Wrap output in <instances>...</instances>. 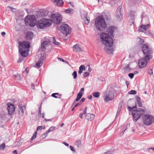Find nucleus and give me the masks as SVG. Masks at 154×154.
Segmentation results:
<instances>
[{
    "instance_id": "nucleus-4",
    "label": "nucleus",
    "mask_w": 154,
    "mask_h": 154,
    "mask_svg": "<svg viewBox=\"0 0 154 154\" xmlns=\"http://www.w3.org/2000/svg\"><path fill=\"white\" fill-rule=\"evenodd\" d=\"M100 36L101 41L103 45L108 47L113 45V40L111 36L105 33H101Z\"/></svg>"
},
{
    "instance_id": "nucleus-1",
    "label": "nucleus",
    "mask_w": 154,
    "mask_h": 154,
    "mask_svg": "<svg viewBox=\"0 0 154 154\" xmlns=\"http://www.w3.org/2000/svg\"><path fill=\"white\" fill-rule=\"evenodd\" d=\"M19 44V52L22 56L26 57L30 47L29 43L27 42H20Z\"/></svg>"
},
{
    "instance_id": "nucleus-51",
    "label": "nucleus",
    "mask_w": 154,
    "mask_h": 154,
    "mask_svg": "<svg viewBox=\"0 0 154 154\" xmlns=\"http://www.w3.org/2000/svg\"><path fill=\"white\" fill-rule=\"evenodd\" d=\"M136 99L137 100V102L140 101V98L139 97H137Z\"/></svg>"
},
{
    "instance_id": "nucleus-54",
    "label": "nucleus",
    "mask_w": 154,
    "mask_h": 154,
    "mask_svg": "<svg viewBox=\"0 0 154 154\" xmlns=\"http://www.w3.org/2000/svg\"><path fill=\"white\" fill-rule=\"evenodd\" d=\"M81 103L80 102L78 103H77L76 104V105L74 106V107H75L77 106H80L81 104Z\"/></svg>"
},
{
    "instance_id": "nucleus-59",
    "label": "nucleus",
    "mask_w": 154,
    "mask_h": 154,
    "mask_svg": "<svg viewBox=\"0 0 154 154\" xmlns=\"http://www.w3.org/2000/svg\"><path fill=\"white\" fill-rule=\"evenodd\" d=\"M85 20H89V22H90V18L88 17H85Z\"/></svg>"
},
{
    "instance_id": "nucleus-30",
    "label": "nucleus",
    "mask_w": 154,
    "mask_h": 154,
    "mask_svg": "<svg viewBox=\"0 0 154 154\" xmlns=\"http://www.w3.org/2000/svg\"><path fill=\"white\" fill-rule=\"evenodd\" d=\"M55 129V127L54 126L51 127L47 131V133H49L50 132L52 131Z\"/></svg>"
},
{
    "instance_id": "nucleus-57",
    "label": "nucleus",
    "mask_w": 154,
    "mask_h": 154,
    "mask_svg": "<svg viewBox=\"0 0 154 154\" xmlns=\"http://www.w3.org/2000/svg\"><path fill=\"white\" fill-rule=\"evenodd\" d=\"M85 98H82L80 102L81 103L82 102H83L85 101Z\"/></svg>"
},
{
    "instance_id": "nucleus-23",
    "label": "nucleus",
    "mask_w": 154,
    "mask_h": 154,
    "mask_svg": "<svg viewBox=\"0 0 154 154\" xmlns=\"http://www.w3.org/2000/svg\"><path fill=\"white\" fill-rule=\"evenodd\" d=\"M104 50L107 53L109 54H112L113 51V49L110 48L106 47L105 48Z\"/></svg>"
},
{
    "instance_id": "nucleus-42",
    "label": "nucleus",
    "mask_w": 154,
    "mask_h": 154,
    "mask_svg": "<svg viewBox=\"0 0 154 154\" xmlns=\"http://www.w3.org/2000/svg\"><path fill=\"white\" fill-rule=\"evenodd\" d=\"M89 75V73L88 72H85L83 74L84 77H86Z\"/></svg>"
},
{
    "instance_id": "nucleus-18",
    "label": "nucleus",
    "mask_w": 154,
    "mask_h": 154,
    "mask_svg": "<svg viewBox=\"0 0 154 154\" xmlns=\"http://www.w3.org/2000/svg\"><path fill=\"white\" fill-rule=\"evenodd\" d=\"M74 51L77 52H80L82 51V49L78 44H76L73 47Z\"/></svg>"
},
{
    "instance_id": "nucleus-44",
    "label": "nucleus",
    "mask_w": 154,
    "mask_h": 154,
    "mask_svg": "<svg viewBox=\"0 0 154 154\" xmlns=\"http://www.w3.org/2000/svg\"><path fill=\"white\" fill-rule=\"evenodd\" d=\"M128 75L131 79H132L133 78L134 74L132 73H130L128 74Z\"/></svg>"
},
{
    "instance_id": "nucleus-26",
    "label": "nucleus",
    "mask_w": 154,
    "mask_h": 154,
    "mask_svg": "<svg viewBox=\"0 0 154 154\" xmlns=\"http://www.w3.org/2000/svg\"><path fill=\"white\" fill-rule=\"evenodd\" d=\"M85 66L83 65H81L79 67V73L81 74L83 70H85Z\"/></svg>"
},
{
    "instance_id": "nucleus-10",
    "label": "nucleus",
    "mask_w": 154,
    "mask_h": 154,
    "mask_svg": "<svg viewBox=\"0 0 154 154\" xmlns=\"http://www.w3.org/2000/svg\"><path fill=\"white\" fill-rule=\"evenodd\" d=\"M143 122L144 124L149 125L154 122V118L149 115H143L142 116Z\"/></svg>"
},
{
    "instance_id": "nucleus-24",
    "label": "nucleus",
    "mask_w": 154,
    "mask_h": 154,
    "mask_svg": "<svg viewBox=\"0 0 154 154\" xmlns=\"http://www.w3.org/2000/svg\"><path fill=\"white\" fill-rule=\"evenodd\" d=\"M43 64V60H40L36 63V66L37 68H39Z\"/></svg>"
},
{
    "instance_id": "nucleus-64",
    "label": "nucleus",
    "mask_w": 154,
    "mask_h": 154,
    "mask_svg": "<svg viewBox=\"0 0 154 154\" xmlns=\"http://www.w3.org/2000/svg\"><path fill=\"white\" fill-rule=\"evenodd\" d=\"M104 154H111V153L110 152H108L106 153H105Z\"/></svg>"
},
{
    "instance_id": "nucleus-22",
    "label": "nucleus",
    "mask_w": 154,
    "mask_h": 154,
    "mask_svg": "<svg viewBox=\"0 0 154 154\" xmlns=\"http://www.w3.org/2000/svg\"><path fill=\"white\" fill-rule=\"evenodd\" d=\"M33 33L31 32H27L26 35V38L27 40H31L33 36Z\"/></svg>"
},
{
    "instance_id": "nucleus-15",
    "label": "nucleus",
    "mask_w": 154,
    "mask_h": 154,
    "mask_svg": "<svg viewBox=\"0 0 154 154\" xmlns=\"http://www.w3.org/2000/svg\"><path fill=\"white\" fill-rule=\"evenodd\" d=\"M26 109V106H25L19 105L18 110L19 114L20 116H22L23 115L24 111Z\"/></svg>"
},
{
    "instance_id": "nucleus-40",
    "label": "nucleus",
    "mask_w": 154,
    "mask_h": 154,
    "mask_svg": "<svg viewBox=\"0 0 154 154\" xmlns=\"http://www.w3.org/2000/svg\"><path fill=\"white\" fill-rule=\"evenodd\" d=\"M48 133H47V131L46 133L43 134L42 135V137L43 138H44L46 137L47 136Z\"/></svg>"
},
{
    "instance_id": "nucleus-32",
    "label": "nucleus",
    "mask_w": 154,
    "mask_h": 154,
    "mask_svg": "<svg viewBox=\"0 0 154 154\" xmlns=\"http://www.w3.org/2000/svg\"><path fill=\"white\" fill-rule=\"evenodd\" d=\"M82 95L81 94H78L77 95L76 98L75 100V101H79L80 99L82 97Z\"/></svg>"
},
{
    "instance_id": "nucleus-43",
    "label": "nucleus",
    "mask_w": 154,
    "mask_h": 154,
    "mask_svg": "<svg viewBox=\"0 0 154 154\" xmlns=\"http://www.w3.org/2000/svg\"><path fill=\"white\" fill-rule=\"evenodd\" d=\"M55 95H59V93H54V94H52V96L54 97H55V98H57V96H56Z\"/></svg>"
},
{
    "instance_id": "nucleus-55",
    "label": "nucleus",
    "mask_w": 154,
    "mask_h": 154,
    "mask_svg": "<svg viewBox=\"0 0 154 154\" xmlns=\"http://www.w3.org/2000/svg\"><path fill=\"white\" fill-rule=\"evenodd\" d=\"M148 74H149L150 75H152L153 74V72L152 69L149 70L148 72Z\"/></svg>"
},
{
    "instance_id": "nucleus-38",
    "label": "nucleus",
    "mask_w": 154,
    "mask_h": 154,
    "mask_svg": "<svg viewBox=\"0 0 154 154\" xmlns=\"http://www.w3.org/2000/svg\"><path fill=\"white\" fill-rule=\"evenodd\" d=\"M15 79L17 80H19L20 79V76L19 74H17L15 75Z\"/></svg>"
},
{
    "instance_id": "nucleus-11",
    "label": "nucleus",
    "mask_w": 154,
    "mask_h": 154,
    "mask_svg": "<svg viewBox=\"0 0 154 154\" xmlns=\"http://www.w3.org/2000/svg\"><path fill=\"white\" fill-rule=\"evenodd\" d=\"M152 58H149V57H144L141 59L138 62V65L139 68H143L146 66L149 60L150 59Z\"/></svg>"
},
{
    "instance_id": "nucleus-47",
    "label": "nucleus",
    "mask_w": 154,
    "mask_h": 154,
    "mask_svg": "<svg viewBox=\"0 0 154 154\" xmlns=\"http://www.w3.org/2000/svg\"><path fill=\"white\" fill-rule=\"evenodd\" d=\"M87 109V106L85 107L84 110L83 111L84 114L85 115L86 113Z\"/></svg>"
},
{
    "instance_id": "nucleus-33",
    "label": "nucleus",
    "mask_w": 154,
    "mask_h": 154,
    "mask_svg": "<svg viewBox=\"0 0 154 154\" xmlns=\"http://www.w3.org/2000/svg\"><path fill=\"white\" fill-rule=\"evenodd\" d=\"M5 147V145L4 143L2 144L1 145H0V150L4 149Z\"/></svg>"
},
{
    "instance_id": "nucleus-48",
    "label": "nucleus",
    "mask_w": 154,
    "mask_h": 154,
    "mask_svg": "<svg viewBox=\"0 0 154 154\" xmlns=\"http://www.w3.org/2000/svg\"><path fill=\"white\" fill-rule=\"evenodd\" d=\"M4 67V64L3 62L2 61H0V67L2 68Z\"/></svg>"
},
{
    "instance_id": "nucleus-41",
    "label": "nucleus",
    "mask_w": 154,
    "mask_h": 154,
    "mask_svg": "<svg viewBox=\"0 0 154 154\" xmlns=\"http://www.w3.org/2000/svg\"><path fill=\"white\" fill-rule=\"evenodd\" d=\"M7 105L8 106L7 109L8 112V114L10 115V103H7Z\"/></svg>"
},
{
    "instance_id": "nucleus-46",
    "label": "nucleus",
    "mask_w": 154,
    "mask_h": 154,
    "mask_svg": "<svg viewBox=\"0 0 154 154\" xmlns=\"http://www.w3.org/2000/svg\"><path fill=\"white\" fill-rule=\"evenodd\" d=\"M38 115L41 116V106H40L38 111Z\"/></svg>"
},
{
    "instance_id": "nucleus-29",
    "label": "nucleus",
    "mask_w": 154,
    "mask_h": 154,
    "mask_svg": "<svg viewBox=\"0 0 154 154\" xmlns=\"http://www.w3.org/2000/svg\"><path fill=\"white\" fill-rule=\"evenodd\" d=\"M137 40L138 42L137 44L138 45L143 44L144 42L143 40L140 38H138Z\"/></svg>"
},
{
    "instance_id": "nucleus-25",
    "label": "nucleus",
    "mask_w": 154,
    "mask_h": 154,
    "mask_svg": "<svg viewBox=\"0 0 154 154\" xmlns=\"http://www.w3.org/2000/svg\"><path fill=\"white\" fill-rule=\"evenodd\" d=\"M130 17L131 18L132 20L135 18V12L134 11H131L130 12Z\"/></svg>"
},
{
    "instance_id": "nucleus-34",
    "label": "nucleus",
    "mask_w": 154,
    "mask_h": 154,
    "mask_svg": "<svg viewBox=\"0 0 154 154\" xmlns=\"http://www.w3.org/2000/svg\"><path fill=\"white\" fill-rule=\"evenodd\" d=\"M37 131H36L34 135H33L32 137L31 138V140H34L36 137H37Z\"/></svg>"
},
{
    "instance_id": "nucleus-49",
    "label": "nucleus",
    "mask_w": 154,
    "mask_h": 154,
    "mask_svg": "<svg viewBox=\"0 0 154 154\" xmlns=\"http://www.w3.org/2000/svg\"><path fill=\"white\" fill-rule=\"evenodd\" d=\"M137 104L140 107H141L142 106V103L140 101L137 102Z\"/></svg>"
},
{
    "instance_id": "nucleus-8",
    "label": "nucleus",
    "mask_w": 154,
    "mask_h": 154,
    "mask_svg": "<svg viewBox=\"0 0 154 154\" xmlns=\"http://www.w3.org/2000/svg\"><path fill=\"white\" fill-rule=\"evenodd\" d=\"M103 97L105 102H108L114 99V94L112 91H106L103 93Z\"/></svg>"
},
{
    "instance_id": "nucleus-58",
    "label": "nucleus",
    "mask_w": 154,
    "mask_h": 154,
    "mask_svg": "<svg viewBox=\"0 0 154 154\" xmlns=\"http://www.w3.org/2000/svg\"><path fill=\"white\" fill-rule=\"evenodd\" d=\"M58 59L62 61L63 62H65V60H63L62 58H61L58 57Z\"/></svg>"
},
{
    "instance_id": "nucleus-60",
    "label": "nucleus",
    "mask_w": 154,
    "mask_h": 154,
    "mask_svg": "<svg viewBox=\"0 0 154 154\" xmlns=\"http://www.w3.org/2000/svg\"><path fill=\"white\" fill-rule=\"evenodd\" d=\"M1 34L3 36H4V35L5 34V33L4 32H2Z\"/></svg>"
},
{
    "instance_id": "nucleus-56",
    "label": "nucleus",
    "mask_w": 154,
    "mask_h": 154,
    "mask_svg": "<svg viewBox=\"0 0 154 154\" xmlns=\"http://www.w3.org/2000/svg\"><path fill=\"white\" fill-rule=\"evenodd\" d=\"M22 61H23V59L21 58H19L18 60V63L21 62Z\"/></svg>"
},
{
    "instance_id": "nucleus-16",
    "label": "nucleus",
    "mask_w": 154,
    "mask_h": 154,
    "mask_svg": "<svg viewBox=\"0 0 154 154\" xmlns=\"http://www.w3.org/2000/svg\"><path fill=\"white\" fill-rule=\"evenodd\" d=\"M115 27L114 26L109 27L106 30V32L108 33L107 34L110 36H113V33Z\"/></svg>"
},
{
    "instance_id": "nucleus-14",
    "label": "nucleus",
    "mask_w": 154,
    "mask_h": 154,
    "mask_svg": "<svg viewBox=\"0 0 154 154\" xmlns=\"http://www.w3.org/2000/svg\"><path fill=\"white\" fill-rule=\"evenodd\" d=\"M50 40L48 39L42 43L41 48L43 51H45L46 48L49 46H51L50 45Z\"/></svg>"
},
{
    "instance_id": "nucleus-7",
    "label": "nucleus",
    "mask_w": 154,
    "mask_h": 154,
    "mask_svg": "<svg viewBox=\"0 0 154 154\" xmlns=\"http://www.w3.org/2000/svg\"><path fill=\"white\" fill-rule=\"evenodd\" d=\"M36 20L35 16L33 15H27L25 19L26 25L31 27L34 26L36 25Z\"/></svg>"
},
{
    "instance_id": "nucleus-45",
    "label": "nucleus",
    "mask_w": 154,
    "mask_h": 154,
    "mask_svg": "<svg viewBox=\"0 0 154 154\" xmlns=\"http://www.w3.org/2000/svg\"><path fill=\"white\" fill-rule=\"evenodd\" d=\"M84 89L83 88H82L80 91V92L79 94H81L82 95V94L83 93Z\"/></svg>"
},
{
    "instance_id": "nucleus-39",
    "label": "nucleus",
    "mask_w": 154,
    "mask_h": 154,
    "mask_svg": "<svg viewBox=\"0 0 154 154\" xmlns=\"http://www.w3.org/2000/svg\"><path fill=\"white\" fill-rule=\"evenodd\" d=\"M53 43L56 45H58L59 44V43L56 42V41L55 38L54 37H53Z\"/></svg>"
},
{
    "instance_id": "nucleus-36",
    "label": "nucleus",
    "mask_w": 154,
    "mask_h": 154,
    "mask_svg": "<svg viewBox=\"0 0 154 154\" xmlns=\"http://www.w3.org/2000/svg\"><path fill=\"white\" fill-rule=\"evenodd\" d=\"M137 93V92L135 90H132L129 92V94H134Z\"/></svg>"
},
{
    "instance_id": "nucleus-61",
    "label": "nucleus",
    "mask_w": 154,
    "mask_h": 154,
    "mask_svg": "<svg viewBox=\"0 0 154 154\" xmlns=\"http://www.w3.org/2000/svg\"><path fill=\"white\" fill-rule=\"evenodd\" d=\"M63 144H64L66 146H69V144L68 143H66V142H63Z\"/></svg>"
},
{
    "instance_id": "nucleus-50",
    "label": "nucleus",
    "mask_w": 154,
    "mask_h": 154,
    "mask_svg": "<svg viewBox=\"0 0 154 154\" xmlns=\"http://www.w3.org/2000/svg\"><path fill=\"white\" fill-rule=\"evenodd\" d=\"M69 147L70 148V149L72 151H74V152H75V150L74 149V147L71 146H69Z\"/></svg>"
},
{
    "instance_id": "nucleus-2",
    "label": "nucleus",
    "mask_w": 154,
    "mask_h": 154,
    "mask_svg": "<svg viewBox=\"0 0 154 154\" xmlns=\"http://www.w3.org/2000/svg\"><path fill=\"white\" fill-rule=\"evenodd\" d=\"M52 23L51 20L43 18L38 20L36 25L38 28L42 29L50 26Z\"/></svg>"
},
{
    "instance_id": "nucleus-53",
    "label": "nucleus",
    "mask_w": 154,
    "mask_h": 154,
    "mask_svg": "<svg viewBox=\"0 0 154 154\" xmlns=\"http://www.w3.org/2000/svg\"><path fill=\"white\" fill-rule=\"evenodd\" d=\"M84 22L85 23L86 25H88L89 22V20H84Z\"/></svg>"
},
{
    "instance_id": "nucleus-28",
    "label": "nucleus",
    "mask_w": 154,
    "mask_h": 154,
    "mask_svg": "<svg viewBox=\"0 0 154 154\" xmlns=\"http://www.w3.org/2000/svg\"><path fill=\"white\" fill-rule=\"evenodd\" d=\"M100 95V93L99 92H95L93 93L92 95L95 97H98Z\"/></svg>"
},
{
    "instance_id": "nucleus-35",
    "label": "nucleus",
    "mask_w": 154,
    "mask_h": 154,
    "mask_svg": "<svg viewBox=\"0 0 154 154\" xmlns=\"http://www.w3.org/2000/svg\"><path fill=\"white\" fill-rule=\"evenodd\" d=\"M72 76L73 77L74 79H75L76 78L77 76V72L75 71H74L72 74Z\"/></svg>"
},
{
    "instance_id": "nucleus-5",
    "label": "nucleus",
    "mask_w": 154,
    "mask_h": 154,
    "mask_svg": "<svg viewBox=\"0 0 154 154\" xmlns=\"http://www.w3.org/2000/svg\"><path fill=\"white\" fill-rule=\"evenodd\" d=\"M136 105L133 107H128L130 111H132V114L133 117V120L135 122L141 117V116L145 112V110L142 109H139L137 110H134V109L136 108Z\"/></svg>"
},
{
    "instance_id": "nucleus-6",
    "label": "nucleus",
    "mask_w": 154,
    "mask_h": 154,
    "mask_svg": "<svg viewBox=\"0 0 154 154\" xmlns=\"http://www.w3.org/2000/svg\"><path fill=\"white\" fill-rule=\"evenodd\" d=\"M142 49L146 57H148L149 58H152V56L151 54L153 53V50L149 44H144L142 47Z\"/></svg>"
},
{
    "instance_id": "nucleus-13",
    "label": "nucleus",
    "mask_w": 154,
    "mask_h": 154,
    "mask_svg": "<svg viewBox=\"0 0 154 154\" xmlns=\"http://www.w3.org/2000/svg\"><path fill=\"white\" fill-rule=\"evenodd\" d=\"M147 23L146 24L143 23L141 24L139 27L138 31L140 32H144L146 30L149 28V21L147 18L146 17Z\"/></svg>"
},
{
    "instance_id": "nucleus-17",
    "label": "nucleus",
    "mask_w": 154,
    "mask_h": 154,
    "mask_svg": "<svg viewBox=\"0 0 154 154\" xmlns=\"http://www.w3.org/2000/svg\"><path fill=\"white\" fill-rule=\"evenodd\" d=\"M116 16L119 20H121L123 17L122 14H121L120 8H118L116 10Z\"/></svg>"
},
{
    "instance_id": "nucleus-62",
    "label": "nucleus",
    "mask_w": 154,
    "mask_h": 154,
    "mask_svg": "<svg viewBox=\"0 0 154 154\" xmlns=\"http://www.w3.org/2000/svg\"><path fill=\"white\" fill-rule=\"evenodd\" d=\"M88 98L89 99H91L92 98V96L91 95L89 96H88Z\"/></svg>"
},
{
    "instance_id": "nucleus-27",
    "label": "nucleus",
    "mask_w": 154,
    "mask_h": 154,
    "mask_svg": "<svg viewBox=\"0 0 154 154\" xmlns=\"http://www.w3.org/2000/svg\"><path fill=\"white\" fill-rule=\"evenodd\" d=\"M75 144L77 147H79L81 145V142L79 140H77L75 142Z\"/></svg>"
},
{
    "instance_id": "nucleus-31",
    "label": "nucleus",
    "mask_w": 154,
    "mask_h": 154,
    "mask_svg": "<svg viewBox=\"0 0 154 154\" xmlns=\"http://www.w3.org/2000/svg\"><path fill=\"white\" fill-rule=\"evenodd\" d=\"M45 126L44 125L41 126H39L37 127V130H42V129H45Z\"/></svg>"
},
{
    "instance_id": "nucleus-3",
    "label": "nucleus",
    "mask_w": 154,
    "mask_h": 154,
    "mask_svg": "<svg viewBox=\"0 0 154 154\" xmlns=\"http://www.w3.org/2000/svg\"><path fill=\"white\" fill-rule=\"evenodd\" d=\"M95 25L97 29L99 31H103L106 29V24L105 19L102 16L97 17L95 21Z\"/></svg>"
},
{
    "instance_id": "nucleus-9",
    "label": "nucleus",
    "mask_w": 154,
    "mask_h": 154,
    "mask_svg": "<svg viewBox=\"0 0 154 154\" xmlns=\"http://www.w3.org/2000/svg\"><path fill=\"white\" fill-rule=\"evenodd\" d=\"M58 30L63 34L67 35L71 32L70 27L67 24H63L57 27Z\"/></svg>"
},
{
    "instance_id": "nucleus-19",
    "label": "nucleus",
    "mask_w": 154,
    "mask_h": 154,
    "mask_svg": "<svg viewBox=\"0 0 154 154\" xmlns=\"http://www.w3.org/2000/svg\"><path fill=\"white\" fill-rule=\"evenodd\" d=\"M85 118L87 120L91 121L94 119L95 116L94 114L88 113L86 114Z\"/></svg>"
},
{
    "instance_id": "nucleus-12",
    "label": "nucleus",
    "mask_w": 154,
    "mask_h": 154,
    "mask_svg": "<svg viewBox=\"0 0 154 154\" xmlns=\"http://www.w3.org/2000/svg\"><path fill=\"white\" fill-rule=\"evenodd\" d=\"M51 18L54 20L56 24H59L62 20L61 14L58 13L52 14L51 15Z\"/></svg>"
},
{
    "instance_id": "nucleus-63",
    "label": "nucleus",
    "mask_w": 154,
    "mask_h": 154,
    "mask_svg": "<svg viewBox=\"0 0 154 154\" xmlns=\"http://www.w3.org/2000/svg\"><path fill=\"white\" fill-rule=\"evenodd\" d=\"M13 152V153H15V154H17V152L16 150H14Z\"/></svg>"
},
{
    "instance_id": "nucleus-52",
    "label": "nucleus",
    "mask_w": 154,
    "mask_h": 154,
    "mask_svg": "<svg viewBox=\"0 0 154 154\" xmlns=\"http://www.w3.org/2000/svg\"><path fill=\"white\" fill-rule=\"evenodd\" d=\"M83 114H84L83 112L79 114V117L81 119H82L83 118Z\"/></svg>"
},
{
    "instance_id": "nucleus-21",
    "label": "nucleus",
    "mask_w": 154,
    "mask_h": 154,
    "mask_svg": "<svg viewBox=\"0 0 154 154\" xmlns=\"http://www.w3.org/2000/svg\"><path fill=\"white\" fill-rule=\"evenodd\" d=\"M15 109V107L12 104L10 103V116L15 114L14 112Z\"/></svg>"
},
{
    "instance_id": "nucleus-20",
    "label": "nucleus",
    "mask_w": 154,
    "mask_h": 154,
    "mask_svg": "<svg viewBox=\"0 0 154 154\" xmlns=\"http://www.w3.org/2000/svg\"><path fill=\"white\" fill-rule=\"evenodd\" d=\"M52 2L55 5L58 6H61L63 3L62 0H52Z\"/></svg>"
},
{
    "instance_id": "nucleus-37",
    "label": "nucleus",
    "mask_w": 154,
    "mask_h": 154,
    "mask_svg": "<svg viewBox=\"0 0 154 154\" xmlns=\"http://www.w3.org/2000/svg\"><path fill=\"white\" fill-rule=\"evenodd\" d=\"M72 11V9L71 8H68L67 9H66L65 10V12L66 13H70Z\"/></svg>"
}]
</instances>
